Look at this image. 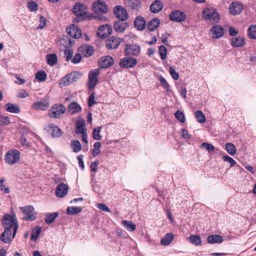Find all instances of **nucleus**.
Returning a JSON list of instances; mask_svg holds the SVG:
<instances>
[{
    "mask_svg": "<svg viewBox=\"0 0 256 256\" xmlns=\"http://www.w3.org/2000/svg\"><path fill=\"white\" fill-rule=\"evenodd\" d=\"M2 222L4 231L0 236V240L5 244L10 243L18 228V222L16 214H5Z\"/></svg>",
    "mask_w": 256,
    "mask_h": 256,
    "instance_id": "nucleus-1",
    "label": "nucleus"
},
{
    "mask_svg": "<svg viewBox=\"0 0 256 256\" xmlns=\"http://www.w3.org/2000/svg\"><path fill=\"white\" fill-rule=\"evenodd\" d=\"M82 76V74L80 72H72L63 77L60 80L58 85L60 88L66 86L74 82H76Z\"/></svg>",
    "mask_w": 256,
    "mask_h": 256,
    "instance_id": "nucleus-2",
    "label": "nucleus"
},
{
    "mask_svg": "<svg viewBox=\"0 0 256 256\" xmlns=\"http://www.w3.org/2000/svg\"><path fill=\"white\" fill-rule=\"evenodd\" d=\"M20 158V152L17 150H8L6 154L4 160L6 164L13 165L16 164Z\"/></svg>",
    "mask_w": 256,
    "mask_h": 256,
    "instance_id": "nucleus-3",
    "label": "nucleus"
},
{
    "mask_svg": "<svg viewBox=\"0 0 256 256\" xmlns=\"http://www.w3.org/2000/svg\"><path fill=\"white\" fill-rule=\"evenodd\" d=\"M20 209L22 212L24 216L22 219L26 221H32L36 218V215L34 214V208L31 205L20 207Z\"/></svg>",
    "mask_w": 256,
    "mask_h": 256,
    "instance_id": "nucleus-4",
    "label": "nucleus"
},
{
    "mask_svg": "<svg viewBox=\"0 0 256 256\" xmlns=\"http://www.w3.org/2000/svg\"><path fill=\"white\" fill-rule=\"evenodd\" d=\"M202 18L206 20H210L218 22L220 20V16L216 10L213 8H206L203 10Z\"/></svg>",
    "mask_w": 256,
    "mask_h": 256,
    "instance_id": "nucleus-5",
    "label": "nucleus"
},
{
    "mask_svg": "<svg viewBox=\"0 0 256 256\" xmlns=\"http://www.w3.org/2000/svg\"><path fill=\"white\" fill-rule=\"evenodd\" d=\"M66 108L62 104H56L49 110V115L52 118H58L64 113Z\"/></svg>",
    "mask_w": 256,
    "mask_h": 256,
    "instance_id": "nucleus-6",
    "label": "nucleus"
},
{
    "mask_svg": "<svg viewBox=\"0 0 256 256\" xmlns=\"http://www.w3.org/2000/svg\"><path fill=\"white\" fill-rule=\"evenodd\" d=\"M100 73V72L98 69H94L90 72L88 74V88L92 90L96 86Z\"/></svg>",
    "mask_w": 256,
    "mask_h": 256,
    "instance_id": "nucleus-7",
    "label": "nucleus"
},
{
    "mask_svg": "<svg viewBox=\"0 0 256 256\" xmlns=\"http://www.w3.org/2000/svg\"><path fill=\"white\" fill-rule=\"evenodd\" d=\"M224 34V29L222 26L216 24L212 26L210 30V36L216 39L222 38Z\"/></svg>",
    "mask_w": 256,
    "mask_h": 256,
    "instance_id": "nucleus-8",
    "label": "nucleus"
},
{
    "mask_svg": "<svg viewBox=\"0 0 256 256\" xmlns=\"http://www.w3.org/2000/svg\"><path fill=\"white\" fill-rule=\"evenodd\" d=\"M170 19L172 21L180 22H184L186 19V14L182 11L175 10L171 12L169 16Z\"/></svg>",
    "mask_w": 256,
    "mask_h": 256,
    "instance_id": "nucleus-9",
    "label": "nucleus"
},
{
    "mask_svg": "<svg viewBox=\"0 0 256 256\" xmlns=\"http://www.w3.org/2000/svg\"><path fill=\"white\" fill-rule=\"evenodd\" d=\"M50 106L49 97L46 96L40 101L34 102L32 107L37 110H46Z\"/></svg>",
    "mask_w": 256,
    "mask_h": 256,
    "instance_id": "nucleus-10",
    "label": "nucleus"
},
{
    "mask_svg": "<svg viewBox=\"0 0 256 256\" xmlns=\"http://www.w3.org/2000/svg\"><path fill=\"white\" fill-rule=\"evenodd\" d=\"M114 12L118 20H126L128 18V14L122 6H118L114 8Z\"/></svg>",
    "mask_w": 256,
    "mask_h": 256,
    "instance_id": "nucleus-11",
    "label": "nucleus"
},
{
    "mask_svg": "<svg viewBox=\"0 0 256 256\" xmlns=\"http://www.w3.org/2000/svg\"><path fill=\"white\" fill-rule=\"evenodd\" d=\"M112 32L111 26L108 24L100 26L97 30V34L100 38H105L110 34Z\"/></svg>",
    "mask_w": 256,
    "mask_h": 256,
    "instance_id": "nucleus-12",
    "label": "nucleus"
},
{
    "mask_svg": "<svg viewBox=\"0 0 256 256\" xmlns=\"http://www.w3.org/2000/svg\"><path fill=\"white\" fill-rule=\"evenodd\" d=\"M66 32L72 37L78 38L82 35L80 29L77 25L72 24L66 29Z\"/></svg>",
    "mask_w": 256,
    "mask_h": 256,
    "instance_id": "nucleus-13",
    "label": "nucleus"
},
{
    "mask_svg": "<svg viewBox=\"0 0 256 256\" xmlns=\"http://www.w3.org/2000/svg\"><path fill=\"white\" fill-rule=\"evenodd\" d=\"M136 63L137 60L136 58L130 57L124 58L120 60V66L121 68H128L134 67Z\"/></svg>",
    "mask_w": 256,
    "mask_h": 256,
    "instance_id": "nucleus-14",
    "label": "nucleus"
},
{
    "mask_svg": "<svg viewBox=\"0 0 256 256\" xmlns=\"http://www.w3.org/2000/svg\"><path fill=\"white\" fill-rule=\"evenodd\" d=\"M92 8L94 12L98 14L105 13L108 10L106 3L100 0L93 3Z\"/></svg>",
    "mask_w": 256,
    "mask_h": 256,
    "instance_id": "nucleus-15",
    "label": "nucleus"
},
{
    "mask_svg": "<svg viewBox=\"0 0 256 256\" xmlns=\"http://www.w3.org/2000/svg\"><path fill=\"white\" fill-rule=\"evenodd\" d=\"M120 42V38L112 36L106 40V45L108 49H114L118 46Z\"/></svg>",
    "mask_w": 256,
    "mask_h": 256,
    "instance_id": "nucleus-16",
    "label": "nucleus"
},
{
    "mask_svg": "<svg viewBox=\"0 0 256 256\" xmlns=\"http://www.w3.org/2000/svg\"><path fill=\"white\" fill-rule=\"evenodd\" d=\"M68 192V186L64 183H60L56 188V194L58 198H63L67 194Z\"/></svg>",
    "mask_w": 256,
    "mask_h": 256,
    "instance_id": "nucleus-17",
    "label": "nucleus"
},
{
    "mask_svg": "<svg viewBox=\"0 0 256 256\" xmlns=\"http://www.w3.org/2000/svg\"><path fill=\"white\" fill-rule=\"evenodd\" d=\"M140 47L138 45H128L125 49L126 54L138 56L139 55Z\"/></svg>",
    "mask_w": 256,
    "mask_h": 256,
    "instance_id": "nucleus-18",
    "label": "nucleus"
},
{
    "mask_svg": "<svg viewBox=\"0 0 256 256\" xmlns=\"http://www.w3.org/2000/svg\"><path fill=\"white\" fill-rule=\"evenodd\" d=\"M46 128L48 132L54 138L59 137L62 135V132L61 130L53 124H50Z\"/></svg>",
    "mask_w": 256,
    "mask_h": 256,
    "instance_id": "nucleus-19",
    "label": "nucleus"
},
{
    "mask_svg": "<svg viewBox=\"0 0 256 256\" xmlns=\"http://www.w3.org/2000/svg\"><path fill=\"white\" fill-rule=\"evenodd\" d=\"M114 63V60L110 56H106L101 58L99 61L100 66L102 68H106L111 66Z\"/></svg>",
    "mask_w": 256,
    "mask_h": 256,
    "instance_id": "nucleus-20",
    "label": "nucleus"
},
{
    "mask_svg": "<svg viewBox=\"0 0 256 256\" xmlns=\"http://www.w3.org/2000/svg\"><path fill=\"white\" fill-rule=\"evenodd\" d=\"M242 8L243 6L242 4L232 2L230 6L229 10L232 15H237L242 12Z\"/></svg>",
    "mask_w": 256,
    "mask_h": 256,
    "instance_id": "nucleus-21",
    "label": "nucleus"
},
{
    "mask_svg": "<svg viewBox=\"0 0 256 256\" xmlns=\"http://www.w3.org/2000/svg\"><path fill=\"white\" fill-rule=\"evenodd\" d=\"M134 26L138 30H144L146 26L144 18L141 16H137L134 20Z\"/></svg>",
    "mask_w": 256,
    "mask_h": 256,
    "instance_id": "nucleus-22",
    "label": "nucleus"
},
{
    "mask_svg": "<svg viewBox=\"0 0 256 256\" xmlns=\"http://www.w3.org/2000/svg\"><path fill=\"white\" fill-rule=\"evenodd\" d=\"M86 6L84 4L76 3L72 11L76 15L82 16L86 14Z\"/></svg>",
    "mask_w": 256,
    "mask_h": 256,
    "instance_id": "nucleus-23",
    "label": "nucleus"
},
{
    "mask_svg": "<svg viewBox=\"0 0 256 256\" xmlns=\"http://www.w3.org/2000/svg\"><path fill=\"white\" fill-rule=\"evenodd\" d=\"M163 8V4L160 0H155L150 6V10L152 12L156 14L159 12Z\"/></svg>",
    "mask_w": 256,
    "mask_h": 256,
    "instance_id": "nucleus-24",
    "label": "nucleus"
},
{
    "mask_svg": "<svg viewBox=\"0 0 256 256\" xmlns=\"http://www.w3.org/2000/svg\"><path fill=\"white\" fill-rule=\"evenodd\" d=\"M76 133L78 134H82L86 132L85 128V121L84 120H80L76 122Z\"/></svg>",
    "mask_w": 256,
    "mask_h": 256,
    "instance_id": "nucleus-25",
    "label": "nucleus"
},
{
    "mask_svg": "<svg viewBox=\"0 0 256 256\" xmlns=\"http://www.w3.org/2000/svg\"><path fill=\"white\" fill-rule=\"evenodd\" d=\"M160 24L159 19L154 18L148 22L146 28L149 31L153 32L158 28Z\"/></svg>",
    "mask_w": 256,
    "mask_h": 256,
    "instance_id": "nucleus-26",
    "label": "nucleus"
},
{
    "mask_svg": "<svg viewBox=\"0 0 256 256\" xmlns=\"http://www.w3.org/2000/svg\"><path fill=\"white\" fill-rule=\"evenodd\" d=\"M124 20H118L115 22L114 28L116 31L122 32L125 30L127 24L126 22H124Z\"/></svg>",
    "mask_w": 256,
    "mask_h": 256,
    "instance_id": "nucleus-27",
    "label": "nucleus"
},
{
    "mask_svg": "<svg viewBox=\"0 0 256 256\" xmlns=\"http://www.w3.org/2000/svg\"><path fill=\"white\" fill-rule=\"evenodd\" d=\"M78 50L82 52L84 56L88 57L93 54L94 48L90 46H85L80 48Z\"/></svg>",
    "mask_w": 256,
    "mask_h": 256,
    "instance_id": "nucleus-28",
    "label": "nucleus"
},
{
    "mask_svg": "<svg viewBox=\"0 0 256 256\" xmlns=\"http://www.w3.org/2000/svg\"><path fill=\"white\" fill-rule=\"evenodd\" d=\"M231 44L234 47L242 46L245 44L244 38L240 36L236 38H233L231 40Z\"/></svg>",
    "mask_w": 256,
    "mask_h": 256,
    "instance_id": "nucleus-29",
    "label": "nucleus"
},
{
    "mask_svg": "<svg viewBox=\"0 0 256 256\" xmlns=\"http://www.w3.org/2000/svg\"><path fill=\"white\" fill-rule=\"evenodd\" d=\"M5 108L6 110L9 112L18 114L20 111L19 106L16 104L8 103L5 106Z\"/></svg>",
    "mask_w": 256,
    "mask_h": 256,
    "instance_id": "nucleus-30",
    "label": "nucleus"
},
{
    "mask_svg": "<svg viewBox=\"0 0 256 256\" xmlns=\"http://www.w3.org/2000/svg\"><path fill=\"white\" fill-rule=\"evenodd\" d=\"M223 240L222 236L216 234L210 236L207 238V241L210 244L222 243Z\"/></svg>",
    "mask_w": 256,
    "mask_h": 256,
    "instance_id": "nucleus-31",
    "label": "nucleus"
},
{
    "mask_svg": "<svg viewBox=\"0 0 256 256\" xmlns=\"http://www.w3.org/2000/svg\"><path fill=\"white\" fill-rule=\"evenodd\" d=\"M121 224L129 232H133L136 228V224H133L130 220H122V221Z\"/></svg>",
    "mask_w": 256,
    "mask_h": 256,
    "instance_id": "nucleus-32",
    "label": "nucleus"
},
{
    "mask_svg": "<svg viewBox=\"0 0 256 256\" xmlns=\"http://www.w3.org/2000/svg\"><path fill=\"white\" fill-rule=\"evenodd\" d=\"M82 108L76 102H72L68 106V110L72 114H74L80 112Z\"/></svg>",
    "mask_w": 256,
    "mask_h": 256,
    "instance_id": "nucleus-33",
    "label": "nucleus"
},
{
    "mask_svg": "<svg viewBox=\"0 0 256 256\" xmlns=\"http://www.w3.org/2000/svg\"><path fill=\"white\" fill-rule=\"evenodd\" d=\"M58 214L57 212L46 214L45 215V222L47 224L52 223L58 217Z\"/></svg>",
    "mask_w": 256,
    "mask_h": 256,
    "instance_id": "nucleus-34",
    "label": "nucleus"
},
{
    "mask_svg": "<svg viewBox=\"0 0 256 256\" xmlns=\"http://www.w3.org/2000/svg\"><path fill=\"white\" fill-rule=\"evenodd\" d=\"M174 239V236L172 233L167 234L160 240V244L164 246L169 245Z\"/></svg>",
    "mask_w": 256,
    "mask_h": 256,
    "instance_id": "nucleus-35",
    "label": "nucleus"
},
{
    "mask_svg": "<svg viewBox=\"0 0 256 256\" xmlns=\"http://www.w3.org/2000/svg\"><path fill=\"white\" fill-rule=\"evenodd\" d=\"M140 0H128L126 5L132 9L136 10L140 6Z\"/></svg>",
    "mask_w": 256,
    "mask_h": 256,
    "instance_id": "nucleus-36",
    "label": "nucleus"
},
{
    "mask_svg": "<svg viewBox=\"0 0 256 256\" xmlns=\"http://www.w3.org/2000/svg\"><path fill=\"white\" fill-rule=\"evenodd\" d=\"M48 64L51 66H54L58 62L57 56L56 54H48L46 56Z\"/></svg>",
    "mask_w": 256,
    "mask_h": 256,
    "instance_id": "nucleus-37",
    "label": "nucleus"
},
{
    "mask_svg": "<svg viewBox=\"0 0 256 256\" xmlns=\"http://www.w3.org/2000/svg\"><path fill=\"white\" fill-rule=\"evenodd\" d=\"M71 146L74 152H78L82 149L81 144L78 140H72L71 142Z\"/></svg>",
    "mask_w": 256,
    "mask_h": 256,
    "instance_id": "nucleus-38",
    "label": "nucleus"
},
{
    "mask_svg": "<svg viewBox=\"0 0 256 256\" xmlns=\"http://www.w3.org/2000/svg\"><path fill=\"white\" fill-rule=\"evenodd\" d=\"M226 152L230 155L234 156L236 153V148L235 146L230 142L226 144Z\"/></svg>",
    "mask_w": 256,
    "mask_h": 256,
    "instance_id": "nucleus-39",
    "label": "nucleus"
},
{
    "mask_svg": "<svg viewBox=\"0 0 256 256\" xmlns=\"http://www.w3.org/2000/svg\"><path fill=\"white\" fill-rule=\"evenodd\" d=\"M42 230V228L40 226L36 227L34 229L32 232L30 239L32 241H36L38 238Z\"/></svg>",
    "mask_w": 256,
    "mask_h": 256,
    "instance_id": "nucleus-40",
    "label": "nucleus"
},
{
    "mask_svg": "<svg viewBox=\"0 0 256 256\" xmlns=\"http://www.w3.org/2000/svg\"><path fill=\"white\" fill-rule=\"evenodd\" d=\"M82 208L78 206H68L66 209V213L68 214H74L80 212Z\"/></svg>",
    "mask_w": 256,
    "mask_h": 256,
    "instance_id": "nucleus-41",
    "label": "nucleus"
},
{
    "mask_svg": "<svg viewBox=\"0 0 256 256\" xmlns=\"http://www.w3.org/2000/svg\"><path fill=\"white\" fill-rule=\"evenodd\" d=\"M195 116L198 122L201 124L205 122L206 117L201 110L196 111L195 112Z\"/></svg>",
    "mask_w": 256,
    "mask_h": 256,
    "instance_id": "nucleus-42",
    "label": "nucleus"
},
{
    "mask_svg": "<svg viewBox=\"0 0 256 256\" xmlns=\"http://www.w3.org/2000/svg\"><path fill=\"white\" fill-rule=\"evenodd\" d=\"M46 74L44 70L38 71L35 76L36 78L40 82H44L46 78Z\"/></svg>",
    "mask_w": 256,
    "mask_h": 256,
    "instance_id": "nucleus-43",
    "label": "nucleus"
},
{
    "mask_svg": "<svg viewBox=\"0 0 256 256\" xmlns=\"http://www.w3.org/2000/svg\"><path fill=\"white\" fill-rule=\"evenodd\" d=\"M74 52L73 50L68 47L66 48L64 52V56L66 60L68 62L72 58L73 56Z\"/></svg>",
    "mask_w": 256,
    "mask_h": 256,
    "instance_id": "nucleus-44",
    "label": "nucleus"
},
{
    "mask_svg": "<svg viewBox=\"0 0 256 256\" xmlns=\"http://www.w3.org/2000/svg\"><path fill=\"white\" fill-rule=\"evenodd\" d=\"M189 239L191 243L196 246H199L201 244L200 238L198 235H192Z\"/></svg>",
    "mask_w": 256,
    "mask_h": 256,
    "instance_id": "nucleus-45",
    "label": "nucleus"
},
{
    "mask_svg": "<svg viewBox=\"0 0 256 256\" xmlns=\"http://www.w3.org/2000/svg\"><path fill=\"white\" fill-rule=\"evenodd\" d=\"M248 36L250 38L256 39V26L252 25L248 29Z\"/></svg>",
    "mask_w": 256,
    "mask_h": 256,
    "instance_id": "nucleus-46",
    "label": "nucleus"
},
{
    "mask_svg": "<svg viewBox=\"0 0 256 256\" xmlns=\"http://www.w3.org/2000/svg\"><path fill=\"white\" fill-rule=\"evenodd\" d=\"M102 127L98 126L92 130V137L95 140H100L101 139V136L100 134Z\"/></svg>",
    "mask_w": 256,
    "mask_h": 256,
    "instance_id": "nucleus-47",
    "label": "nucleus"
},
{
    "mask_svg": "<svg viewBox=\"0 0 256 256\" xmlns=\"http://www.w3.org/2000/svg\"><path fill=\"white\" fill-rule=\"evenodd\" d=\"M174 116L177 120L182 123H184L186 120L184 113L180 110H178L176 112Z\"/></svg>",
    "mask_w": 256,
    "mask_h": 256,
    "instance_id": "nucleus-48",
    "label": "nucleus"
},
{
    "mask_svg": "<svg viewBox=\"0 0 256 256\" xmlns=\"http://www.w3.org/2000/svg\"><path fill=\"white\" fill-rule=\"evenodd\" d=\"M222 158L224 162H228L230 164V168L233 167L236 164V160L228 156H224Z\"/></svg>",
    "mask_w": 256,
    "mask_h": 256,
    "instance_id": "nucleus-49",
    "label": "nucleus"
},
{
    "mask_svg": "<svg viewBox=\"0 0 256 256\" xmlns=\"http://www.w3.org/2000/svg\"><path fill=\"white\" fill-rule=\"evenodd\" d=\"M158 52L162 60H164L166 58L167 50L166 48L164 46H159Z\"/></svg>",
    "mask_w": 256,
    "mask_h": 256,
    "instance_id": "nucleus-50",
    "label": "nucleus"
},
{
    "mask_svg": "<svg viewBox=\"0 0 256 256\" xmlns=\"http://www.w3.org/2000/svg\"><path fill=\"white\" fill-rule=\"evenodd\" d=\"M101 144L100 142H96L94 144V148L92 150V154L94 156H96L100 152Z\"/></svg>",
    "mask_w": 256,
    "mask_h": 256,
    "instance_id": "nucleus-51",
    "label": "nucleus"
},
{
    "mask_svg": "<svg viewBox=\"0 0 256 256\" xmlns=\"http://www.w3.org/2000/svg\"><path fill=\"white\" fill-rule=\"evenodd\" d=\"M200 147L202 148H206L209 152L214 150V146L210 143L202 142L200 144Z\"/></svg>",
    "mask_w": 256,
    "mask_h": 256,
    "instance_id": "nucleus-52",
    "label": "nucleus"
},
{
    "mask_svg": "<svg viewBox=\"0 0 256 256\" xmlns=\"http://www.w3.org/2000/svg\"><path fill=\"white\" fill-rule=\"evenodd\" d=\"M4 181L5 180L4 178H1L0 180V189L1 191L4 192V193L8 194L10 192V188L4 184Z\"/></svg>",
    "mask_w": 256,
    "mask_h": 256,
    "instance_id": "nucleus-53",
    "label": "nucleus"
},
{
    "mask_svg": "<svg viewBox=\"0 0 256 256\" xmlns=\"http://www.w3.org/2000/svg\"><path fill=\"white\" fill-rule=\"evenodd\" d=\"M10 123V118L8 116H0V125L8 126Z\"/></svg>",
    "mask_w": 256,
    "mask_h": 256,
    "instance_id": "nucleus-54",
    "label": "nucleus"
},
{
    "mask_svg": "<svg viewBox=\"0 0 256 256\" xmlns=\"http://www.w3.org/2000/svg\"><path fill=\"white\" fill-rule=\"evenodd\" d=\"M169 71L170 76L174 80H178L179 78V74L178 72H176L175 70L174 67L170 66L169 68Z\"/></svg>",
    "mask_w": 256,
    "mask_h": 256,
    "instance_id": "nucleus-55",
    "label": "nucleus"
},
{
    "mask_svg": "<svg viewBox=\"0 0 256 256\" xmlns=\"http://www.w3.org/2000/svg\"><path fill=\"white\" fill-rule=\"evenodd\" d=\"M96 206L97 208L101 210L108 212H111L110 210L104 204H98Z\"/></svg>",
    "mask_w": 256,
    "mask_h": 256,
    "instance_id": "nucleus-56",
    "label": "nucleus"
},
{
    "mask_svg": "<svg viewBox=\"0 0 256 256\" xmlns=\"http://www.w3.org/2000/svg\"><path fill=\"white\" fill-rule=\"evenodd\" d=\"M46 25V20L44 16H41L40 18V24L38 27V28L42 29Z\"/></svg>",
    "mask_w": 256,
    "mask_h": 256,
    "instance_id": "nucleus-57",
    "label": "nucleus"
},
{
    "mask_svg": "<svg viewBox=\"0 0 256 256\" xmlns=\"http://www.w3.org/2000/svg\"><path fill=\"white\" fill-rule=\"evenodd\" d=\"M116 233L118 236L122 238H126V232L120 228H116Z\"/></svg>",
    "mask_w": 256,
    "mask_h": 256,
    "instance_id": "nucleus-58",
    "label": "nucleus"
},
{
    "mask_svg": "<svg viewBox=\"0 0 256 256\" xmlns=\"http://www.w3.org/2000/svg\"><path fill=\"white\" fill-rule=\"evenodd\" d=\"M96 103V102L94 100V94L92 93L88 98V104L89 106L91 107Z\"/></svg>",
    "mask_w": 256,
    "mask_h": 256,
    "instance_id": "nucleus-59",
    "label": "nucleus"
},
{
    "mask_svg": "<svg viewBox=\"0 0 256 256\" xmlns=\"http://www.w3.org/2000/svg\"><path fill=\"white\" fill-rule=\"evenodd\" d=\"M28 7L31 11H35L38 8V5L35 2L31 1L28 2Z\"/></svg>",
    "mask_w": 256,
    "mask_h": 256,
    "instance_id": "nucleus-60",
    "label": "nucleus"
},
{
    "mask_svg": "<svg viewBox=\"0 0 256 256\" xmlns=\"http://www.w3.org/2000/svg\"><path fill=\"white\" fill-rule=\"evenodd\" d=\"M182 136L184 139H190L191 138V135L188 132L186 129L182 130Z\"/></svg>",
    "mask_w": 256,
    "mask_h": 256,
    "instance_id": "nucleus-61",
    "label": "nucleus"
},
{
    "mask_svg": "<svg viewBox=\"0 0 256 256\" xmlns=\"http://www.w3.org/2000/svg\"><path fill=\"white\" fill-rule=\"evenodd\" d=\"M82 60V56L80 54H76L72 60V62L77 64L80 62Z\"/></svg>",
    "mask_w": 256,
    "mask_h": 256,
    "instance_id": "nucleus-62",
    "label": "nucleus"
},
{
    "mask_svg": "<svg viewBox=\"0 0 256 256\" xmlns=\"http://www.w3.org/2000/svg\"><path fill=\"white\" fill-rule=\"evenodd\" d=\"M160 81L161 83V84L164 88H168L170 86L168 84L166 80V79L163 78L162 76H160Z\"/></svg>",
    "mask_w": 256,
    "mask_h": 256,
    "instance_id": "nucleus-63",
    "label": "nucleus"
},
{
    "mask_svg": "<svg viewBox=\"0 0 256 256\" xmlns=\"http://www.w3.org/2000/svg\"><path fill=\"white\" fill-rule=\"evenodd\" d=\"M238 32V31L237 29H236L233 26H230L229 28V34L231 36H236Z\"/></svg>",
    "mask_w": 256,
    "mask_h": 256,
    "instance_id": "nucleus-64",
    "label": "nucleus"
}]
</instances>
